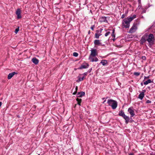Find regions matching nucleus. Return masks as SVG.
I'll return each mask as SVG.
<instances>
[{
	"label": "nucleus",
	"mask_w": 155,
	"mask_h": 155,
	"mask_svg": "<svg viewBox=\"0 0 155 155\" xmlns=\"http://www.w3.org/2000/svg\"><path fill=\"white\" fill-rule=\"evenodd\" d=\"M100 21L101 22H107L106 18L105 17H102L100 19Z\"/></svg>",
	"instance_id": "obj_12"
},
{
	"label": "nucleus",
	"mask_w": 155,
	"mask_h": 155,
	"mask_svg": "<svg viewBox=\"0 0 155 155\" xmlns=\"http://www.w3.org/2000/svg\"><path fill=\"white\" fill-rule=\"evenodd\" d=\"M84 76L83 77L81 78L79 77V79H78L79 81H82L84 80Z\"/></svg>",
	"instance_id": "obj_23"
},
{
	"label": "nucleus",
	"mask_w": 155,
	"mask_h": 155,
	"mask_svg": "<svg viewBox=\"0 0 155 155\" xmlns=\"http://www.w3.org/2000/svg\"><path fill=\"white\" fill-rule=\"evenodd\" d=\"M101 34H100L96 33L95 34V38H99V36H101Z\"/></svg>",
	"instance_id": "obj_22"
},
{
	"label": "nucleus",
	"mask_w": 155,
	"mask_h": 155,
	"mask_svg": "<svg viewBox=\"0 0 155 155\" xmlns=\"http://www.w3.org/2000/svg\"><path fill=\"white\" fill-rule=\"evenodd\" d=\"M89 59H90L91 60V62H94V61H95V62H96V61H98V59L96 57L94 58H89Z\"/></svg>",
	"instance_id": "obj_18"
},
{
	"label": "nucleus",
	"mask_w": 155,
	"mask_h": 155,
	"mask_svg": "<svg viewBox=\"0 0 155 155\" xmlns=\"http://www.w3.org/2000/svg\"><path fill=\"white\" fill-rule=\"evenodd\" d=\"M94 44L95 45H102L101 43L99 40H95L94 41Z\"/></svg>",
	"instance_id": "obj_13"
},
{
	"label": "nucleus",
	"mask_w": 155,
	"mask_h": 155,
	"mask_svg": "<svg viewBox=\"0 0 155 155\" xmlns=\"http://www.w3.org/2000/svg\"><path fill=\"white\" fill-rule=\"evenodd\" d=\"M17 74L15 72H13L12 73H9L8 76V79H10L15 74Z\"/></svg>",
	"instance_id": "obj_9"
},
{
	"label": "nucleus",
	"mask_w": 155,
	"mask_h": 155,
	"mask_svg": "<svg viewBox=\"0 0 155 155\" xmlns=\"http://www.w3.org/2000/svg\"><path fill=\"white\" fill-rule=\"evenodd\" d=\"M94 25H93L91 26V28L92 30H94Z\"/></svg>",
	"instance_id": "obj_30"
},
{
	"label": "nucleus",
	"mask_w": 155,
	"mask_h": 155,
	"mask_svg": "<svg viewBox=\"0 0 155 155\" xmlns=\"http://www.w3.org/2000/svg\"><path fill=\"white\" fill-rule=\"evenodd\" d=\"M92 70V68H91L90 69H89V70L88 71V72L89 73H90L91 71Z\"/></svg>",
	"instance_id": "obj_36"
},
{
	"label": "nucleus",
	"mask_w": 155,
	"mask_h": 155,
	"mask_svg": "<svg viewBox=\"0 0 155 155\" xmlns=\"http://www.w3.org/2000/svg\"><path fill=\"white\" fill-rule=\"evenodd\" d=\"M107 103L109 106H111L113 109H115L117 106V102L116 101L112 99L108 100Z\"/></svg>",
	"instance_id": "obj_2"
},
{
	"label": "nucleus",
	"mask_w": 155,
	"mask_h": 155,
	"mask_svg": "<svg viewBox=\"0 0 155 155\" xmlns=\"http://www.w3.org/2000/svg\"><path fill=\"white\" fill-rule=\"evenodd\" d=\"M106 100H104V101H103V104H104V103L105 102H106Z\"/></svg>",
	"instance_id": "obj_41"
},
{
	"label": "nucleus",
	"mask_w": 155,
	"mask_h": 155,
	"mask_svg": "<svg viewBox=\"0 0 155 155\" xmlns=\"http://www.w3.org/2000/svg\"><path fill=\"white\" fill-rule=\"evenodd\" d=\"M129 155H134V154L133 153H130Z\"/></svg>",
	"instance_id": "obj_38"
},
{
	"label": "nucleus",
	"mask_w": 155,
	"mask_h": 155,
	"mask_svg": "<svg viewBox=\"0 0 155 155\" xmlns=\"http://www.w3.org/2000/svg\"><path fill=\"white\" fill-rule=\"evenodd\" d=\"M114 30H113L112 34L111 35V36L112 37L114 38V37H115V35L114 34Z\"/></svg>",
	"instance_id": "obj_26"
},
{
	"label": "nucleus",
	"mask_w": 155,
	"mask_h": 155,
	"mask_svg": "<svg viewBox=\"0 0 155 155\" xmlns=\"http://www.w3.org/2000/svg\"><path fill=\"white\" fill-rule=\"evenodd\" d=\"M102 30H103V29L101 28L100 29V33H101V31H102Z\"/></svg>",
	"instance_id": "obj_37"
},
{
	"label": "nucleus",
	"mask_w": 155,
	"mask_h": 155,
	"mask_svg": "<svg viewBox=\"0 0 155 155\" xmlns=\"http://www.w3.org/2000/svg\"><path fill=\"white\" fill-rule=\"evenodd\" d=\"M142 59L143 60H145L146 59V58L145 56H143L142 57Z\"/></svg>",
	"instance_id": "obj_32"
},
{
	"label": "nucleus",
	"mask_w": 155,
	"mask_h": 155,
	"mask_svg": "<svg viewBox=\"0 0 155 155\" xmlns=\"http://www.w3.org/2000/svg\"><path fill=\"white\" fill-rule=\"evenodd\" d=\"M147 36L146 35H144L142 37L140 40V42L141 44H143L147 41Z\"/></svg>",
	"instance_id": "obj_7"
},
{
	"label": "nucleus",
	"mask_w": 155,
	"mask_h": 155,
	"mask_svg": "<svg viewBox=\"0 0 155 155\" xmlns=\"http://www.w3.org/2000/svg\"><path fill=\"white\" fill-rule=\"evenodd\" d=\"M110 32L109 31H108L105 34V36L106 37L107 36L110 34Z\"/></svg>",
	"instance_id": "obj_28"
},
{
	"label": "nucleus",
	"mask_w": 155,
	"mask_h": 155,
	"mask_svg": "<svg viewBox=\"0 0 155 155\" xmlns=\"http://www.w3.org/2000/svg\"><path fill=\"white\" fill-rule=\"evenodd\" d=\"M123 117L125 120L126 123V124H128L129 121V117L125 115L124 117Z\"/></svg>",
	"instance_id": "obj_15"
},
{
	"label": "nucleus",
	"mask_w": 155,
	"mask_h": 155,
	"mask_svg": "<svg viewBox=\"0 0 155 155\" xmlns=\"http://www.w3.org/2000/svg\"><path fill=\"white\" fill-rule=\"evenodd\" d=\"M87 74V72H85L83 74V75L84 76H86Z\"/></svg>",
	"instance_id": "obj_35"
},
{
	"label": "nucleus",
	"mask_w": 155,
	"mask_h": 155,
	"mask_svg": "<svg viewBox=\"0 0 155 155\" xmlns=\"http://www.w3.org/2000/svg\"><path fill=\"white\" fill-rule=\"evenodd\" d=\"M89 64L86 63L85 64H82L81 66L79 68V69H82L83 68H86L88 67Z\"/></svg>",
	"instance_id": "obj_10"
},
{
	"label": "nucleus",
	"mask_w": 155,
	"mask_h": 155,
	"mask_svg": "<svg viewBox=\"0 0 155 155\" xmlns=\"http://www.w3.org/2000/svg\"><path fill=\"white\" fill-rule=\"evenodd\" d=\"M78 87L77 86H76V87H75V90H76V92H74L73 93V94H76V92L78 90Z\"/></svg>",
	"instance_id": "obj_29"
},
{
	"label": "nucleus",
	"mask_w": 155,
	"mask_h": 155,
	"mask_svg": "<svg viewBox=\"0 0 155 155\" xmlns=\"http://www.w3.org/2000/svg\"><path fill=\"white\" fill-rule=\"evenodd\" d=\"M91 51V52L90 54V56L94 57L95 56L97 55V54L96 49H92Z\"/></svg>",
	"instance_id": "obj_6"
},
{
	"label": "nucleus",
	"mask_w": 155,
	"mask_h": 155,
	"mask_svg": "<svg viewBox=\"0 0 155 155\" xmlns=\"http://www.w3.org/2000/svg\"><path fill=\"white\" fill-rule=\"evenodd\" d=\"M144 92H142L138 96V98L140 99V100H142L144 97Z\"/></svg>",
	"instance_id": "obj_16"
},
{
	"label": "nucleus",
	"mask_w": 155,
	"mask_h": 155,
	"mask_svg": "<svg viewBox=\"0 0 155 155\" xmlns=\"http://www.w3.org/2000/svg\"><path fill=\"white\" fill-rule=\"evenodd\" d=\"M147 41L148 42L150 45H153L154 42V37L153 34H150L148 36V38H147Z\"/></svg>",
	"instance_id": "obj_3"
},
{
	"label": "nucleus",
	"mask_w": 155,
	"mask_h": 155,
	"mask_svg": "<svg viewBox=\"0 0 155 155\" xmlns=\"http://www.w3.org/2000/svg\"><path fill=\"white\" fill-rule=\"evenodd\" d=\"M76 101L78 102V104L79 106H81V104L82 101V100L81 99H79L78 98H77L76 99Z\"/></svg>",
	"instance_id": "obj_20"
},
{
	"label": "nucleus",
	"mask_w": 155,
	"mask_h": 155,
	"mask_svg": "<svg viewBox=\"0 0 155 155\" xmlns=\"http://www.w3.org/2000/svg\"><path fill=\"white\" fill-rule=\"evenodd\" d=\"M85 94L84 92L83 91H81L78 92L77 94V97H81L82 96H84Z\"/></svg>",
	"instance_id": "obj_14"
},
{
	"label": "nucleus",
	"mask_w": 155,
	"mask_h": 155,
	"mask_svg": "<svg viewBox=\"0 0 155 155\" xmlns=\"http://www.w3.org/2000/svg\"><path fill=\"white\" fill-rule=\"evenodd\" d=\"M128 112L131 115V117L134 116L135 115V113L134 111V109L132 107H130L128 109Z\"/></svg>",
	"instance_id": "obj_5"
},
{
	"label": "nucleus",
	"mask_w": 155,
	"mask_h": 155,
	"mask_svg": "<svg viewBox=\"0 0 155 155\" xmlns=\"http://www.w3.org/2000/svg\"><path fill=\"white\" fill-rule=\"evenodd\" d=\"M21 11L20 9L18 8L17 9L16 12V14L17 15V18L19 19L21 18Z\"/></svg>",
	"instance_id": "obj_8"
},
{
	"label": "nucleus",
	"mask_w": 155,
	"mask_h": 155,
	"mask_svg": "<svg viewBox=\"0 0 155 155\" xmlns=\"http://www.w3.org/2000/svg\"><path fill=\"white\" fill-rule=\"evenodd\" d=\"M19 31V27L18 28H16L15 29V32L16 34H17Z\"/></svg>",
	"instance_id": "obj_27"
},
{
	"label": "nucleus",
	"mask_w": 155,
	"mask_h": 155,
	"mask_svg": "<svg viewBox=\"0 0 155 155\" xmlns=\"http://www.w3.org/2000/svg\"><path fill=\"white\" fill-rule=\"evenodd\" d=\"M119 115L123 117L125 115V114L124 113L123 111L122 110H121L119 112Z\"/></svg>",
	"instance_id": "obj_19"
},
{
	"label": "nucleus",
	"mask_w": 155,
	"mask_h": 155,
	"mask_svg": "<svg viewBox=\"0 0 155 155\" xmlns=\"http://www.w3.org/2000/svg\"><path fill=\"white\" fill-rule=\"evenodd\" d=\"M104 99H105V98H102V99H103V100H104Z\"/></svg>",
	"instance_id": "obj_45"
},
{
	"label": "nucleus",
	"mask_w": 155,
	"mask_h": 155,
	"mask_svg": "<svg viewBox=\"0 0 155 155\" xmlns=\"http://www.w3.org/2000/svg\"><path fill=\"white\" fill-rule=\"evenodd\" d=\"M126 16V15H125V14H123L122 15V16H121V18H124V17Z\"/></svg>",
	"instance_id": "obj_33"
},
{
	"label": "nucleus",
	"mask_w": 155,
	"mask_h": 155,
	"mask_svg": "<svg viewBox=\"0 0 155 155\" xmlns=\"http://www.w3.org/2000/svg\"><path fill=\"white\" fill-rule=\"evenodd\" d=\"M113 41H114V40H115V39H113Z\"/></svg>",
	"instance_id": "obj_44"
},
{
	"label": "nucleus",
	"mask_w": 155,
	"mask_h": 155,
	"mask_svg": "<svg viewBox=\"0 0 155 155\" xmlns=\"http://www.w3.org/2000/svg\"><path fill=\"white\" fill-rule=\"evenodd\" d=\"M141 0H138V1L139 2V3H140V2Z\"/></svg>",
	"instance_id": "obj_40"
},
{
	"label": "nucleus",
	"mask_w": 155,
	"mask_h": 155,
	"mask_svg": "<svg viewBox=\"0 0 155 155\" xmlns=\"http://www.w3.org/2000/svg\"><path fill=\"white\" fill-rule=\"evenodd\" d=\"M137 29V24L136 23H134L132 27L130 29L128 32L130 33H132L135 32Z\"/></svg>",
	"instance_id": "obj_4"
},
{
	"label": "nucleus",
	"mask_w": 155,
	"mask_h": 155,
	"mask_svg": "<svg viewBox=\"0 0 155 155\" xmlns=\"http://www.w3.org/2000/svg\"><path fill=\"white\" fill-rule=\"evenodd\" d=\"M32 62L35 64H38L39 60L35 58H33L32 59Z\"/></svg>",
	"instance_id": "obj_11"
},
{
	"label": "nucleus",
	"mask_w": 155,
	"mask_h": 155,
	"mask_svg": "<svg viewBox=\"0 0 155 155\" xmlns=\"http://www.w3.org/2000/svg\"><path fill=\"white\" fill-rule=\"evenodd\" d=\"M2 104V103L1 102H0V107L1 106Z\"/></svg>",
	"instance_id": "obj_39"
},
{
	"label": "nucleus",
	"mask_w": 155,
	"mask_h": 155,
	"mask_svg": "<svg viewBox=\"0 0 155 155\" xmlns=\"http://www.w3.org/2000/svg\"><path fill=\"white\" fill-rule=\"evenodd\" d=\"M151 82H152V81H151V80L148 79L147 81H145L143 83V84L144 85H147V84H148L149 83H151Z\"/></svg>",
	"instance_id": "obj_21"
},
{
	"label": "nucleus",
	"mask_w": 155,
	"mask_h": 155,
	"mask_svg": "<svg viewBox=\"0 0 155 155\" xmlns=\"http://www.w3.org/2000/svg\"><path fill=\"white\" fill-rule=\"evenodd\" d=\"M140 73L139 72H135L134 73V74L136 76H138L140 75Z\"/></svg>",
	"instance_id": "obj_24"
},
{
	"label": "nucleus",
	"mask_w": 155,
	"mask_h": 155,
	"mask_svg": "<svg viewBox=\"0 0 155 155\" xmlns=\"http://www.w3.org/2000/svg\"><path fill=\"white\" fill-rule=\"evenodd\" d=\"M73 55L74 56L76 57H77L78 55V54L77 53L74 52L73 53Z\"/></svg>",
	"instance_id": "obj_25"
},
{
	"label": "nucleus",
	"mask_w": 155,
	"mask_h": 155,
	"mask_svg": "<svg viewBox=\"0 0 155 155\" xmlns=\"http://www.w3.org/2000/svg\"><path fill=\"white\" fill-rule=\"evenodd\" d=\"M136 17V15H133L132 17H128L124 19L122 21V26L126 28H129L130 27V22Z\"/></svg>",
	"instance_id": "obj_1"
},
{
	"label": "nucleus",
	"mask_w": 155,
	"mask_h": 155,
	"mask_svg": "<svg viewBox=\"0 0 155 155\" xmlns=\"http://www.w3.org/2000/svg\"><path fill=\"white\" fill-rule=\"evenodd\" d=\"M141 85L142 86L143 85V83H141Z\"/></svg>",
	"instance_id": "obj_42"
},
{
	"label": "nucleus",
	"mask_w": 155,
	"mask_h": 155,
	"mask_svg": "<svg viewBox=\"0 0 155 155\" xmlns=\"http://www.w3.org/2000/svg\"><path fill=\"white\" fill-rule=\"evenodd\" d=\"M151 101H150V100H147L146 101V103H147V104L151 103Z\"/></svg>",
	"instance_id": "obj_31"
},
{
	"label": "nucleus",
	"mask_w": 155,
	"mask_h": 155,
	"mask_svg": "<svg viewBox=\"0 0 155 155\" xmlns=\"http://www.w3.org/2000/svg\"><path fill=\"white\" fill-rule=\"evenodd\" d=\"M149 78V76L146 77V76H145L144 77V80H145L146 79L148 78Z\"/></svg>",
	"instance_id": "obj_34"
},
{
	"label": "nucleus",
	"mask_w": 155,
	"mask_h": 155,
	"mask_svg": "<svg viewBox=\"0 0 155 155\" xmlns=\"http://www.w3.org/2000/svg\"><path fill=\"white\" fill-rule=\"evenodd\" d=\"M90 31H89L88 32V34H90Z\"/></svg>",
	"instance_id": "obj_43"
},
{
	"label": "nucleus",
	"mask_w": 155,
	"mask_h": 155,
	"mask_svg": "<svg viewBox=\"0 0 155 155\" xmlns=\"http://www.w3.org/2000/svg\"><path fill=\"white\" fill-rule=\"evenodd\" d=\"M100 63L101 64L105 66L106 64L107 63V61L106 60H103L101 61Z\"/></svg>",
	"instance_id": "obj_17"
}]
</instances>
